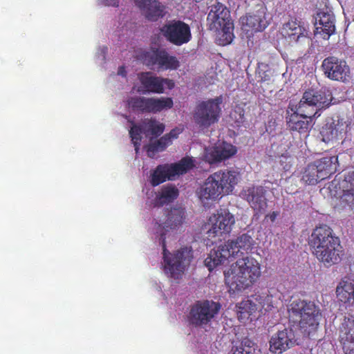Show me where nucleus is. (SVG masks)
Returning <instances> with one entry per match:
<instances>
[{
    "mask_svg": "<svg viewBox=\"0 0 354 354\" xmlns=\"http://www.w3.org/2000/svg\"><path fill=\"white\" fill-rule=\"evenodd\" d=\"M185 212L182 208H172L167 211L166 220L162 223L156 222V230L160 233V243L162 248L165 271L171 277L178 279L184 272L187 265L191 261V250L181 248L174 253H170L166 248V237L164 231L175 230L183 222Z\"/></svg>",
    "mask_w": 354,
    "mask_h": 354,
    "instance_id": "1",
    "label": "nucleus"
},
{
    "mask_svg": "<svg viewBox=\"0 0 354 354\" xmlns=\"http://www.w3.org/2000/svg\"><path fill=\"white\" fill-rule=\"evenodd\" d=\"M309 245L313 254L326 266L337 264L344 254L340 239L326 224L319 225L313 230Z\"/></svg>",
    "mask_w": 354,
    "mask_h": 354,
    "instance_id": "2",
    "label": "nucleus"
},
{
    "mask_svg": "<svg viewBox=\"0 0 354 354\" xmlns=\"http://www.w3.org/2000/svg\"><path fill=\"white\" fill-rule=\"evenodd\" d=\"M261 274L260 263L252 256L246 255L231 265L225 273V282L231 290L239 291L253 285Z\"/></svg>",
    "mask_w": 354,
    "mask_h": 354,
    "instance_id": "3",
    "label": "nucleus"
},
{
    "mask_svg": "<svg viewBox=\"0 0 354 354\" xmlns=\"http://www.w3.org/2000/svg\"><path fill=\"white\" fill-rule=\"evenodd\" d=\"M239 173L227 169H220L211 175L198 188L196 194L202 203L216 201L231 193L238 182Z\"/></svg>",
    "mask_w": 354,
    "mask_h": 354,
    "instance_id": "4",
    "label": "nucleus"
},
{
    "mask_svg": "<svg viewBox=\"0 0 354 354\" xmlns=\"http://www.w3.org/2000/svg\"><path fill=\"white\" fill-rule=\"evenodd\" d=\"M239 173L227 169H220L211 175L198 188L196 194L202 203L216 201L231 193L238 182Z\"/></svg>",
    "mask_w": 354,
    "mask_h": 354,
    "instance_id": "5",
    "label": "nucleus"
},
{
    "mask_svg": "<svg viewBox=\"0 0 354 354\" xmlns=\"http://www.w3.org/2000/svg\"><path fill=\"white\" fill-rule=\"evenodd\" d=\"M290 322L297 326L308 337L315 333L319 326L321 313L313 301L295 299L288 306Z\"/></svg>",
    "mask_w": 354,
    "mask_h": 354,
    "instance_id": "6",
    "label": "nucleus"
},
{
    "mask_svg": "<svg viewBox=\"0 0 354 354\" xmlns=\"http://www.w3.org/2000/svg\"><path fill=\"white\" fill-rule=\"evenodd\" d=\"M251 236L243 234L235 240H229L220 245L216 249L211 250L205 259V265L211 271L216 266L223 264L230 257L236 255L241 250L247 252L251 248Z\"/></svg>",
    "mask_w": 354,
    "mask_h": 354,
    "instance_id": "7",
    "label": "nucleus"
},
{
    "mask_svg": "<svg viewBox=\"0 0 354 354\" xmlns=\"http://www.w3.org/2000/svg\"><path fill=\"white\" fill-rule=\"evenodd\" d=\"M338 157L326 156L309 163L302 172L301 180L308 185H315L329 178L337 171Z\"/></svg>",
    "mask_w": 354,
    "mask_h": 354,
    "instance_id": "8",
    "label": "nucleus"
},
{
    "mask_svg": "<svg viewBox=\"0 0 354 354\" xmlns=\"http://www.w3.org/2000/svg\"><path fill=\"white\" fill-rule=\"evenodd\" d=\"M210 28L221 30V44H230L234 38V24L230 17V10L221 3H216L211 7L207 15Z\"/></svg>",
    "mask_w": 354,
    "mask_h": 354,
    "instance_id": "9",
    "label": "nucleus"
},
{
    "mask_svg": "<svg viewBox=\"0 0 354 354\" xmlns=\"http://www.w3.org/2000/svg\"><path fill=\"white\" fill-rule=\"evenodd\" d=\"M221 304L213 300L196 301L191 306L187 315L190 325L196 328H205L215 320L221 309Z\"/></svg>",
    "mask_w": 354,
    "mask_h": 354,
    "instance_id": "10",
    "label": "nucleus"
},
{
    "mask_svg": "<svg viewBox=\"0 0 354 354\" xmlns=\"http://www.w3.org/2000/svg\"><path fill=\"white\" fill-rule=\"evenodd\" d=\"M221 95L199 102L196 106L194 120L201 129H207L217 123L221 115Z\"/></svg>",
    "mask_w": 354,
    "mask_h": 354,
    "instance_id": "11",
    "label": "nucleus"
},
{
    "mask_svg": "<svg viewBox=\"0 0 354 354\" xmlns=\"http://www.w3.org/2000/svg\"><path fill=\"white\" fill-rule=\"evenodd\" d=\"M129 108L134 112L141 113H158L163 110L173 107L171 97H145L140 96L131 97L127 100Z\"/></svg>",
    "mask_w": 354,
    "mask_h": 354,
    "instance_id": "12",
    "label": "nucleus"
},
{
    "mask_svg": "<svg viewBox=\"0 0 354 354\" xmlns=\"http://www.w3.org/2000/svg\"><path fill=\"white\" fill-rule=\"evenodd\" d=\"M281 33L290 44L297 46L309 45L312 41L310 32L304 22L295 17L283 24Z\"/></svg>",
    "mask_w": 354,
    "mask_h": 354,
    "instance_id": "13",
    "label": "nucleus"
},
{
    "mask_svg": "<svg viewBox=\"0 0 354 354\" xmlns=\"http://www.w3.org/2000/svg\"><path fill=\"white\" fill-rule=\"evenodd\" d=\"M235 223V218L227 209H220L216 214L211 216L208 220L210 227L207 232V239L212 244L216 241L213 239L223 234H229Z\"/></svg>",
    "mask_w": 354,
    "mask_h": 354,
    "instance_id": "14",
    "label": "nucleus"
},
{
    "mask_svg": "<svg viewBox=\"0 0 354 354\" xmlns=\"http://www.w3.org/2000/svg\"><path fill=\"white\" fill-rule=\"evenodd\" d=\"M332 100V93L329 90H308L304 92L299 102L300 110L304 112L306 108L315 117L317 111L328 107Z\"/></svg>",
    "mask_w": 354,
    "mask_h": 354,
    "instance_id": "15",
    "label": "nucleus"
},
{
    "mask_svg": "<svg viewBox=\"0 0 354 354\" xmlns=\"http://www.w3.org/2000/svg\"><path fill=\"white\" fill-rule=\"evenodd\" d=\"M160 31L169 42L176 46L187 44L192 39L189 25L180 20L173 21L164 25Z\"/></svg>",
    "mask_w": 354,
    "mask_h": 354,
    "instance_id": "16",
    "label": "nucleus"
},
{
    "mask_svg": "<svg viewBox=\"0 0 354 354\" xmlns=\"http://www.w3.org/2000/svg\"><path fill=\"white\" fill-rule=\"evenodd\" d=\"M293 112L289 114L288 111V116L286 117V123L290 130L297 131L300 134L307 133L310 130L312 123V118L314 117L312 112L305 108L303 112L300 110V102L295 106V109L291 108Z\"/></svg>",
    "mask_w": 354,
    "mask_h": 354,
    "instance_id": "17",
    "label": "nucleus"
},
{
    "mask_svg": "<svg viewBox=\"0 0 354 354\" xmlns=\"http://www.w3.org/2000/svg\"><path fill=\"white\" fill-rule=\"evenodd\" d=\"M145 61L147 66L158 65L159 69L176 70L180 63L175 56L169 55L165 49L154 48L145 53Z\"/></svg>",
    "mask_w": 354,
    "mask_h": 354,
    "instance_id": "18",
    "label": "nucleus"
},
{
    "mask_svg": "<svg viewBox=\"0 0 354 354\" xmlns=\"http://www.w3.org/2000/svg\"><path fill=\"white\" fill-rule=\"evenodd\" d=\"M322 67L325 75L332 80L344 82L350 73V68L346 62L335 57L324 59Z\"/></svg>",
    "mask_w": 354,
    "mask_h": 354,
    "instance_id": "19",
    "label": "nucleus"
},
{
    "mask_svg": "<svg viewBox=\"0 0 354 354\" xmlns=\"http://www.w3.org/2000/svg\"><path fill=\"white\" fill-rule=\"evenodd\" d=\"M315 18V35L324 39H328L335 32V17L331 11L319 10Z\"/></svg>",
    "mask_w": 354,
    "mask_h": 354,
    "instance_id": "20",
    "label": "nucleus"
},
{
    "mask_svg": "<svg viewBox=\"0 0 354 354\" xmlns=\"http://www.w3.org/2000/svg\"><path fill=\"white\" fill-rule=\"evenodd\" d=\"M143 93H163L165 86L172 89L175 84L173 80L153 75L151 73H142L139 75Z\"/></svg>",
    "mask_w": 354,
    "mask_h": 354,
    "instance_id": "21",
    "label": "nucleus"
},
{
    "mask_svg": "<svg viewBox=\"0 0 354 354\" xmlns=\"http://www.w3.org/2000/svg\"><path fill=\"white\" fill-rule=\"evenodd\" d=\"M271 354H282L296 344V338L292 329L285 328L273 335L269 342Z\"/></svg>",
    "mask_w": 354,
    "mask_h": 354,
    "instance_id": "22",
    "label": "nucleus"
},
{
    "mask_svg": "<svg viewBox=\"0 0 354 354\" xmlns=\"http://www.w3.org/2000/svg\"><path fill=\"white\" fill-rule=\"evenodd\" d=\"M266 10V8L261 7L255 12L242 17L241 18L242 29L246 32L263 31L269 24Z\"/></svg>",
    "mask_w": 354,
    "mask_h": 354,
    "instance_id": "23",
    "label": "nucleus"
},
{
    "mask_svg": "<svg viewBox=\"0 0 354 354\" xmlns=\"http://www.w3.org/2000/svg\"><path fill=\"white\" fill-rule=\"evenodd\" d=\"M236 147L232 144L223 142L214 147L205 149V160L212 165L229 159L236 153Z\"/></svg>",
    "mask_w": 354,
    "mask_h": 354,
    "instance_id": "24",
    "label": "nucleus"
},
{
    "mask_svg": "<svg viewBox=\"0 0 354 354\" xmlns=\"http://www.w3.org/2000/svg\"><path fill=\"white\" fill-rule=\"evenodd\" d=\"M241 194L254 210L261 214L266 212L268 203L265 196L266 191L263 187L252 186L244 189Z\"/></svg>",
    "mask_w": 354,
    "mask_h": 354,
    "instance_id": "25",
    "label": "nucleus"
},
{
    "mask_svg": "<svg viewBox=\"0 0 354 354\" xmlns=\"http://www.w3.org/2000/svg\"><path fill=\"white\" fill-rule=\"evenodd\" d=\"M339 186L340 190H335V195H339L343 203H346L351 209L354 207V171L349 172L342 181L335 179L332 185Z\"/></svg>",
    "mask_w": 354,
    "mask_h": 354,
    "instance_id": "26",
    "label": "nucleus"
},
{
    "mask_svg": "<svg viewBox=\"0 0 354 354\" xmlns=\"http://www.w3.org/2000/svg\"><path fill=\"white\" fill-rule=\"evenodd\" d=\"M134 1L149 21H156L165 15V6L158 0H134Z\"/></svg>",
    "mask_w": 354,
    "mask_h": 354,
    "instance_id": "27",
    "label": "nucleus"
},
{
    "mask_svg": "<svg viewBox=\"0 0 354 354\" xmlns=\"http://www.w3.org/2000/svg\"><path fill=\"white\" fill-rule=\"evenodd\" d=\"M150 178V183L153 187H156L167 180H172L174 179L169 164L158 165L151 171Z\"/></svg>",
    "mask_w": 354,
    "mask_h": 354,
    "instance_id": "28",
    "label": "nucleus"
},
{
    "mask_svg": "<svg viewBox=\"0 0 354 354\" xmlns=\"http://www.w3.org/2000/svg\"><path fill=\"white\" fill-rule=\"evenodd\" d=\"M178 189L174 185H167L162 186L155 199V205L162 206L170 203L178 196Z\"/></svg>",
    "mask_w": 354,
    "mask_h": 354,
    "instance_id": "29",
    "label": "nucleus"
},
{
    "mask_svg": "<svg viewBox=\"0 0 354 354\" xmlns=\"http://www.w3.org/2000/svg\"><path fill=\"white\" fill-rule=\"evenodd\" d=\"M342 346L345 345L346 348H349V344H354V318H345L342 324L339 334Z\"/></svg>",
    "mask_w": 354,
    "mask_h": 354,
    "instance_id": "30",
    "label": "nucleus"
},
{
    "mask_svg": "<svg viewBox=\"0 0 354 354\" xmlns=\"http://www.w3.org/2000/svg\"><path fill=\"white\" fill-rule=\"evenodd\" d=\"M338 300L344 304L354 301V284L347 281H342L336 288Z\"/></svg>",
    "mask_w": 354,
    "mask_h": 354,
    "instance_id": "31",
    "label": "nucleus"
},
{
    "mask_svg": "<svg viewBox=\"0 0 354 354\" xmlns=\"http://www.w3.org/2000/svg\"><path fill=\"white\" fill-rule=\"evenodd\" d=\"M172 174L174 178L176 176L183 175L194 167V162L191 157H184L178 162L170 164Z\"/></svg>",
    "mask_w": 354,
    "mask_h": 354,
    "instance_id": "32",
    "label": "nucleus"
},
{
    "mask_svg": "<svg viewBox=\"0 0 354 354\" xmlns=\"http://www.w3.org/2000/svg\"><path fill=\"white\" fill-rule=\"evenodd\" d=\"M171 142L166 135H164L155 142H151L146 147L148 156L153 157L156 152L164 151Z\"/></svg>",
    "mask_w": 354,
    "mask_h": 354,
    "instance_id": "33",
    "label": "nucleus"
},
{
    "mask_svg": "<svg viewBox=\"0 0 354 354\" xmlns=\"http://www.w3.org/2000/svg\"><path fill=\"white\" fill-rule=\"evenodd\" d=\"M145 133L150 134L153 136L158 137L160 136L165 130V126L163 123L157 121L154 118L147 120L144 122Z\"/></svg>",
    "mask_w": 354,
    "mask_h": 354,
    "instance_id": "34",
    "label": "nucleus"
},
{
    "mask_svg": "<svg viewBox=\"0 0 354 354\" xmlns=\"http://www.w3.org/2000/svg\"><path fill=\"white\" fill-rule=\"evenodd\" d=\"M236 307L238 308L237 313L239 319L248 318L257 309L256 305L250 300L242 301L236 305Z\"/></svg>",
    "mask_w": 354,
    "mask_h": 354,
    "instance_id": "35",
    "label": "nucleus"
},
{
    "mask_svg": "<svg viewBox=\"0 0 354 354\" xmlns=\"http://www.w3.org/2000/svg\"><path fill=\"white\" fill-rule=\"evenodd\" d=\"M233 354H261V351L256 344L246 340L242 343L241 346L236 349Z\"/></svg>",
    "mask_w": 354,
    "mask_h": 354,
    "instance_id": "36",
    "label": "nucleus"
},
{
    "mask_svg": "<svg viewBox=\"0 0 354 354\" xmlns=\"http://www.w3.org/2000/svg\"><path fill=\"white\" fill-rule=\"evenodd\" d=\"M142 129L141 127L132 122V127L129 131V135L134 145L136 153L138 152L140 149V142L142 140Z\"/></svg>",
    "mask_w": 354,
    "mask_h": 354,
    "instance_id": "37",
    "label": "nucleus"
},
{
    "mask_svg": "<svg viewBox=\"0 0 354 354\" xmlns=\"http://www.w3.org/2000/svg\"><path fill=\"white\" fill-rule=\"evenodd\" d=\"M339 123L335 126L334 128L331 129V138L330 139H338L339 136L342 138V133H346V129L344 130V129H339L338 127ZM328 140H330V138H328Z\"/></svg>",
    "mask_w": 354,
    "mask_h": 354,
    "instance_id": "38",
    "label": "nucleus"
},
{
    "mask_svg": "<svg viewBox=\"0 0 354 354\" xmlns=\"http://www.w3.org/2000/svg\"><path fill=\"white\" fill-rule=\"evenodd\" d=\"M183 131L182 129L176 127L170 131L169 133H166V136L172 142L173 139H176L178 135Z\"/></svg>",
    "mask_w": 354,
    "mask_h": 354,
    "instance_id": "39",
    "label": "nucleus"
},
{
    "mask_svg": "<svg viewBox=\"0 0 354 354\" xmlns=\"http://www.w3.org/2000/svg\"><path fill=\"white\" fill-rule=\"evenodd\" d=\"M258 77L259 81L261 82H268L270 80V75L267 73V71L259 70L258 71Z\"/></svg>",
    "mask_w": 354,
    "mask_h": 354,
    "instance_id": "40",
    "label": "nucleus"
},
{
    "mask_svg": "<svg viewBox=\"0 0 354 354\" xmlns=\"http://www.w3.org/2000/svg\"><path fill=\"white\" fill-rule=\"evenodd\" d=\"M349 348H346L345 345L342 346V349L345 354H354V344H349L348 345Z\"/></svg>",
    "mask_w": 354,
    "mask_h": 354,
    "instance_id": "41",
    "label": "nucleus"
},
{
    "mask_svg": "<svg viewBox=\"0 0 354 354\" xmlns=\"http://www.w3.org/2000/svg\"><path fill=\"white\" fill-rule=\"evenodd\" d=\"M279 215L278 212H272L266 216V218H268L270 220L272 223L274 222L277 216Z\"/></svg>",
    "mask_w": 354,
    "mask_h": 354,
    "instance_id": "42",
    "label": "nucleus"
},
{
    "mask_svg": "<svg viewBox=\"0 0 354 354\" xmlns=\"http://www.w3.org/2000/svg\"><path fill=\"white\" fill-rule=\"evenodd\" d=\"M118 74L122 76L126 75V71L124 70V68L123 66L120 67L118 69Z\"/></svg>",
    "mask_w": 354,
    "mask_h": 354,
    "instance_id": "43",
    "label": "nucleus"
},
{
    "mask_svg": "<svg viewBox=\"0 0 354 354\" xmlns=\"http://www.w3.org/2000/svg\"><path fill=\"white\" fill-rule=\"evenodd\" d=\"M331 187L336 188V187H337V185L335 187V185H332V183H331V184L330 185V186H329L330 192H332Z\"/></svg>",
    "mask_w": 354,
    "mask_h": 354,
    "instance_id": "44",
    "label": "nucleus"
},
{
    "mask_svg": "<svg viewBox=\"0 0 354 354\" xmlns=\"http://www.w3.org/2000/svg\"><path fill=\"white\" fill-rule=\"evenodd\" d=\"M259 303L261 304V305L262 306H265V303H264V302H263V301H260Z\"/></svg>",
    "mask_w": 354,
    "mask_h": 354,
    "instance_id": "45",
    "label": "nucleus"
},
{
    "mask_svg": "<svg viewBox=\"0 0 354 354\" xmlns=\"http://www.w3.org/2000/svg\"><path fill=\"white\" fill-rule=\"evenodd\" d=\"M266 297L268 299V300L270 299L271 297H270L268 294L266 295Z\"/></svg>",
    "mask_w": 354,
    "mask_h": 354,
    "instance_id": "46",
    "label": "nucleus"
},
{
    "mask_svg": "<svg viewBox=\"0 0 354 354\" xmlns=\"http://www.w3.org/2000/svg\"><path fill=\"white\" fill-rule=\"evenodd\" d=\"M195 1H196V2H198H198L202 1L203 0H195Z\"/></svg>",
    "mask_w": 354,
    "mask_h": 354,
    "instance_id": "47",
    "label": "nucleus"
}]
</instances>
